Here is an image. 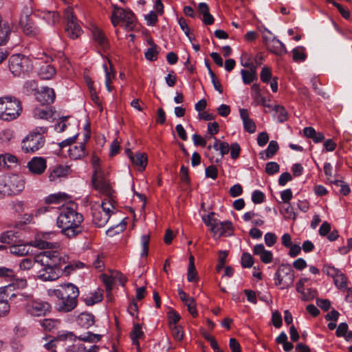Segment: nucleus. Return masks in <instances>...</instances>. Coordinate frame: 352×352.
Segmentation results:
<instances>
[{
  "instance_id": "obj_30",
  "label": "nucleus",
  "mask_w": 352,
  "mask_h": 352,
  "mask_svg": "<svg viewBox=\"0 0 352 352\" xmlns=\"http://www.w3.org/2000/svg\"><path fill=\"white\" fill-rule=\"evenodd\" d=\"M69 155L70 158L78 160L85 155V143H80L78 146H73L69 149Z\"/></svg>"
},
{
  "instance_id": "obj_21",
  "label": "nucleus",
  "mask_w": 352,
  "mask_h": 352,
  "mask_svg": "<svg viewBox=\"0 0 352 352\" xmlns=\"http://www.w3.org/2000/svg\"><path fill=\"white\" fill-rule=\"evenodd\" d=\"M266 47L271 52L279 56L287 52V50L285 45L280 41H279L276 36H274L272 38V41L270 43H268Z\"/></svg>"
},
{
  "instance_id": "obj_11",
  "label": "nucleus",
  "mask_w": 352,
  "mask_h": 352,
  "mask_svg": "<svg viewBox=\"0 0 352 352\" xmlns=\"http://www.w3.org/2000/svg\"><path fill=\"white\" fill-rule=\"evenodd\" d=\"M214 226L212 228L210 231L213 234L214 239H219L223 236H229L233 234L234 228L231 221H218L217 223L214 222Z\"/></svg>"
},
{
  "instance_id": "obj_46",
  "label": "nucleus",
  "mask_w": 352,
  "mask_h": 352,
  "mask_svg": "<svg viewBox=\"0 0 352 352\" xmlns=\"http://www.w3.org/2000/svg\"><path fill=\"white\" fill-rule=\"evenodd\" d=\"M170 328L171 329L172 336L175 340L180 341L183 339L184 332L182 327L174 324L170 327Z\"/></svg>"
},
{
  "instance_id": "obj_26",
  "label": "nucleus",
  "mask_w": 352,
  "mask_h": 352,
  "mask_svg": "<svg viewBox=\"0 0 352 352\" xmlns=\"http://www.w3.org/2000/svg\"><path fill=\"white\" fill-rule=\"evenodd\" d=\"M12 28L8 22H3L0 25V45H5L10 39Z\"/></svg>"
},
{
  "instance_id": "obj_13",
  "label": "nucleus",
  "mask_w": 352,
  "mask_h": 352,
  "mask_svg": "<svg viewBox=\"0 0 352 352\" xmlns=\"http://www.w3.org/2000/svg\"><path fill=\"white\" fill-rule=\"evenodd\" d=\"M115 15L120 21H124V28L127 31H132L136 23V17L133 12L130 9L121 8L119 11L116 13H112Z\"/></svg>"
},
{
  "instance_id": "obj_5",
  "label": "nucleus",
  "mask_w": 352,
  "mask_h": 352,
  "mask_svg": "<svg viewBox=\"0 0 352 352\" xmlns=\"http://www.w3.org/2000/svg\"><path fill=\"white\" fill-rule=\"evenodd\" d=\"M24 188V182L17 175H5L0 177V194L3 196L15 195Z\"/></svg>"
},
{
  "instance_id": "obj_12",
  "label": "nucleus",
  "mask_w": 352,
  "mask_h": 352,
  "mask_svg": "<svg viewBox=\"0 0 352 352\" xmlns=\"http://www.w3.org/2000/svg\"><path fill=\"white\" fill-rule=\"evenodd\" d=\"M91 182L94 188L101 193L107 195L111 194L112 189L111 186L102 172L93 173Z\"/></svg>"
},
{
  "instance_id": "obj_3",
  "label": "nucleus",
  "mask_w": 352,
  "mask_h": 352,
  "mask_svg": "<svg viewBox=\"0 0 352 352\" xmlns=\"http://www.w3.org/2000/svg\"><path fill=\"white\" fill-rule=\"evenodd\" d=\"M22 112L21 101L15 97L0 98V118L11 121L18 118Z\"/></svg>"
},
{
  "instance_id": "obj_25",
  "label": "nucleus",
  "mask_w": 352,
  "mask_h": 352,
  "mask_svg": "<svg viewBox=\"0 0 352 352\" xmlns=\"http://www.w3.org/2000/svg\"><path fill=\"white\" fill-rule=\"evenodd\" d=\"M56 72L54 66L45 63L39 68L38 75L43 80H50L56 74Z\"/></svg>"
},
{
  "instance_id": "obj_18",
  "label": "nucleus",
  "mask_w": 352,
  "mask_h": 352,
  "mask_svg": "<svg viewBox=\"0 0 352 352\" xmlns=\"http://www.w3.org/2000/svg\"><path fill=\"white\" fill-rule=\"evenodd\" d=\"M36 99L43 105L52 103L55 100L54 91L52 88L44 87L36 94Z\"/></svg>"
},
{
  "instance_id": "obj_56",
  "label": "nucleus",
  "mask_w": 352,
  "mask_h": 352,
  "mask_svg": "<svg viewBox=\"0 0 352 352\" xmlns=\"http://www.w3.org/2000/svg\"><path fill=\"white\" fill-rule=\"evenodd\" d=\"M287 247H289V255L292 257L298 256L301 252V247L298 244L284 243Z\"/></svg>"
},
{
  "instance_id": "obj_19",
  "label": "nucleus",
  "mask_w": 352,
  "mask_h": 352,
  "mask_svg": "<svg viewBox=\"0 0 352 352\" xmlns=\"http://www.w3.org/2000/svg\"><path fill=\"white\" fill-rule=\"evenodd\" d=\"M93 222L98 227H103L108 222L110 214L102 210L92 209Z\"/></svg>"
},
{
  "instance_id": "obj_59",
  "label": "nucleus",
  "mask_w": 352,
  "mask_h": 352,
  "mask_svg": "<svg viewBox=\"0 0 352 352\" xmlns=\"http://www.w3.org/2000/svg\"><path fill=\"white\" fill-rule=\"evenodd\" d=\"M265 199V195L263 192L260 190H254L252 195V201L256 204H261L264 201Z\"/></svg>"
},
{
  "instance_id": "obj_47",
  "label": "nucleus",
  "mask_w": 352,
  "mask_h": 352,
  "mask_svg": "<svg viewBox=\"0 0 352 352\" xmlns=\"http://www.w3.org/2000/svg\"><path fill=\"white\" fill-rule=\"evenodd\" d=\"M241 265L244 268H250L252 266L254 261L252 256L248 253H243L241 258Z\"/></svg>"
},
{
  "instance_id": "obj_36",
  "label": "nucleus",
  "mask_w": 352,
  "mask_h": 352,
  "mask_svg": "<svg viewBox=\"0 0 352 352\" xmlns=\"http://www.w3.org/2000/svg\"><path fill=\"white\" fill-rule=\"evenodd\" d=\"M103 298L102 292L98 291H95L94 292L91 293L89 295L87 296L84 298V302L88 306L94 305L96 303L100 302L102 301Z\"/></svg>"
},
{
  "instance_id": "obj_4",
  "label": "nucleus",
  "mask_w": 352,
  "mask_h": 352,
  "mask_svg": "<svg viewBox=\"0 0 352 352\" xmlns=\"http://www.w3.org/2000/svg\"><path fill=\"white\" fill-rule=\"evenodd\" d=\"M47 131V128L45 126L36 127L31 131L22 141L23 151L32 153L42 148L45 142L43 134Z\"/></svg>"
},
{
  "instance_id": "obj_64",
  "label": "nucleus",
  "mask_w": 352,
  "mask_h": 352,
  "mask_svg": "<svg viewBox=\"0 0 352 352\" xmlns=\"http://www.w3.org/2000/svg\"><path fill=\"white\" fill-rule=\"evenodd\" d=\"M243 192V188L241 184H235L232 186L229 190V194L232 197L240 196Z\"/></svg>"
},
{
  "instance_id": "obj_2",
  "label": "nucleus",
  "mask_w": 352,
  "mask_h": 352,
  "mask_svg": "<svg viewBox=\"0 0 352 352\" xmlns=\"http://www.w3.org/2000/svg\"><path fill=\"white\" fill-rule=\"evenodd\" d=\"M82 221L83 216L69 206L62 209L57 219V226L62 229V234L71 239L81 232Z\"/></svg>"
},
{
  "instance_id": "obj_49",
  "label": "nucleus",
  "mask_w": 352,
  "mask_h": 352,
  "mask_svg": "<svg viewBox=\"0 0 352 352\" xmlns=\"http://www.w3.org/2000/svg\"><path fill=\"white\" fill-rule=\"evenodd\" d=\"M274 111L279 113L278 119L279 122H283L287 120V112L283 106L276 105L274 107Z\"/></svg>"
},
{
  "instance_id": "obj_50",
  "label": "nucleus",
  "mask_w": 352,
  "mask_h": 352,
  "mask_svg": "<svg viewBox=\"0 0 352 352\" xmlns=\"http://www.w3.org/2000/svg\"><path fill=\"white\" fill-rule=\"evenodd\" d=\"M260 77L263 82L268 83L272 78L271 69L269 67H264L261 72Z\"/></svg>"
},
{
  "instance_id": "obj_29",
  "label": "nucleus",
  "mask_w": 352,
  "mask_h": 352,
  "mask_svg": "<svg viewBox=\"0 0 352 352\" xmlns=\"http://www.w3.org/2000/svg\"><path fill=\"white\" fill-rule=\"evenodd\" d=\"M71 171L70 166H57L50 173L49 175V178L50 181H54L58 177H65Z\"/></svg>"
},
{
  "instance_id": "obj_32",
  "label": "nucleus",
  "mask_w": 352,
  "mask_h": 352,
  "mask_svg": "<svg viewBox=\"0 0 352 352\" xmlns=\"http://www.w3.org/2000/svg\"><path fill=\"white\" fill-rule=\"evenodd\" d=\"M132 163L140 167V170H144L147 164V156L144 153H137L135 155H130Z\"/></svg>"
},
{
  "instance_id": "obj_31",
  "label": "nucleus",
  "mask_w": 352,
  "mask_h": 352,
  "mask_svg": "<svg viewBox=\"0 0 352 352\" xmlns=\"http://www.w3.org/2000/svg\"><path fill=\"white\" fill-rule=\"evenodd\" d=\"M54 113L55 111L49 107H36L34 109V117L37 119L48 120L53 117Z\"/></svg>"
},
{
  "instance_id": "obj_16",
  "label": "nucleus",
  "mask_w": 352,
  "mask_h": 352,
  "mask_svg": "<svg viewBox=\"0 0 352 352\" xmlns=\"http://www.w3.org/2000/svg\"><path fill=\"white\" fill-rule=\"evenodd\" d=\"M19 25L23 32L28 36H33L38 32V28L30 14L21 15L19 20Z\"/></svg>"
},
{
  "instance_id": "obj_15",
  "label": "nucleus",
  "mask_w": 352,
  "mask_h": 352,
  "mask_svg": "<svg viewBox=\"0 0 352 352\" xmlns=\"http://www.w3.org/2000/svg\"><path fill=\"white\" fill-rule=\"evenodd\" d=\"M43 268L41 269L38 275V278L43 281H53L58 279L60 276L59 267L43 265Z\"/></svg>"
},
{
  "instance_id": "obj_51",
  "label": "nucleus",
  "mask_w": 352,
  "mask_h": 352,
  "mask_svg": "<svg viewBox=\"0 0 352 352\" xmlns=\"http://www.w3.org/2000/svg\"><path fill=\"white\" fill-rule=\"evenodd\" d=\"M316 295V291L314 289L308 288L302 294L301 299L304 301H309L313 300Z\"/></svg>"
},
{
  "instance_id": "obj_37",
  "label": "nucleus",
  "mask_w": 352,
  "mask_h": 352,
  "mask_svg": "<svg viewBox=\"0 0 352 352\" xmlns=\"http://www.w3.org/2000/svg\"><path fill=\"white\" fill-rule=\"evenodd\" d=\"M13 164H17L16 156L8 153L0 155V166L10 168Z\"/></svg>"
},
{
  "instance_id": "obj_55",
  "label": "nucleus",
  "mask_w": 352,
  "mask_h": 352,
  "mask_svg": "<svg viewBox=\"0 0 352 352\" xmlns=\"http://www.w3.org/2000/svg\"><path fill=\"white\" fill-rule=\"evenodd\" d=\"M185 305L188 307V310L189 313L193 316L196 317L197 316V311L196 308V303L195 299L193 298H190L186 302H184Z\"/></svg>"
},
{
  "instance_id": "obj_10",
  "label": "nucleus",
  "mask_w": 352,
  "mask_h": 352,
  "mask_svg": "<svg viewBox=\"0 0 352 352\" xmlns=\"http://www.w3.org/2000/svg\"><path fill=\"white\" fill-rule=\"evenodd\" d=\"M67 18V23L65 28V32L67 36L71 38H76L82 34V29L80 25L76 23V18L73 12L67 9L65 13Z\"/></svg>"
},
{
  "instance_id": "obj_1",
  "label": "nucleus",
  "mask_w": 352,
  "mask_h": 352,
  "mask_svg": "<svg viewBox=\"0 0 352 352\" xmlns=\"http://www.w3.org/2000/svg\"><path fill=\"white\" fill-rule=\"evenodd\" d=\"M47 294L56 298L55 305L58 311L69 312L77 305L79 290L74 284L67 283L61 285L56 289H48Z\"/></svg>"
},
{
  "instance_id": "obj_45",
  "label": "nucleus",
  "mask_w": 352,
  "mask_h": 352,
  "mask_svg": "<svg viewBox=\"0 0 352 352\" xmlns=\"http://www.w3.org/2000/svg\"><path fill=\"white\" fill-rule=\"evenodd\" d=\"M333 280L338 288L343 289L346 287V278L341 272L333 278Z\"/></svg>"
},
{
  "instance_id": "obj_57",
  "label": "nucleus",
  "mask_w": 352,
  "mask_h": 352,
  "mask_svg": "<svg viewBox=\"0 0 352 352\" xmlns=\"http://www.w3.org/2000/svg\"><path fill=\"white\" fill-rule=\"evenodd\" d=\"M322 272L328 276H331L333 278L340 272V271L335 267L327 265L323 267Z\"/></svg>"
},
{
  "instance_id": "obj_33",
  "label": "nucleus",
  "mask_w": 352,
  "mask_h": 352,
  "mask_svg": "<svg viewBox=\"0 0 352 352\" xmlns=\"http://www.w3.org/2000/svg\"><path fill=\"white\" fill-rule=\"evenodd\" d=\"M144 336V332L142 331V327L140 324H135L133 327V330L131 332V338L132 340V343L139 346V341L138 340L142 338Z\"/></svg>"
},
{
  "instance_id": "obj_40",
  "label": "nucleus",
  "mask_w": 352,
  "mask_h": 352,
  "mask_svg": "<svg viewBox=\"0 0 352 352\" xmlns=\"http://www.w3.org/2000/svg\"><path fill=\"white\" fill-rule=\"evenodd\" d=\"M101 335L93 333L90 331L78 337V340L87 342H97L101 339Z\"/></svg>"
},
{
  "instance_id": "obj_62",
  "label": "nucleus",
  "mask_w": 352,
  "mask_h": 352,
  "mask_svg": "<svg viewBox=\"0 0 352 352\" xmlns=\"http://www.w3.org/2000/svg\"><path fill=\"white\" fill-rule=\"evenodd\" d=\"M180 179L182 182L189 184H190V177L188 175V169L187 167L184 165L182 166L179 173Z\"/></svg>"
},
{
  "instance_id": "obj_43",
  "label": "nucleus",
  "mask_w": 352,
  "mask_h": 352,
  "mask_svg": "<svg viewBox=\"0 0 352 352\" xmlns=\"http://www.w3.org/2000/svg\"><path fill=\"white\" fill-rule=\"evenodd\" d=\"M13 285H16L19 288H24L27 285V280L23 278L16 279L15 282L13 283V285H8L4 287L1 288L2 290L1 292L7 293V295H8V290H10Z\"/></svg>"
},
{
  "instance_id": "obj_23",
  "label": "nucleus",
  "mask_w": 352,
  "mask_h": 352,
  "mask_svg": "<svg viewBox=\"0 0 352 352\" xmlns=\"http://www.w3.org/2000/svg\"><path fill=\"white\" fill-rule=\"evenodd\" d=\"M254 254L258 255L260 259L264 263H270L272 261V254L271 252L265 250L262 244H257L254 246Z\"/></svg>"
},
{
  "instance_id": "obj_54",
  "label": "nucleus",
  "mask_w": 352,
  "mask_h": 352,
  "mask_svg": "<svg viewBox=\"0 0 352 352\" xmlns=\"http://www.w3.org/2000/svg\"><path fill=\"white\" fill-rule=\"evenodd\" d=\"M168 317L169 320V326L177 325V322L180 320L179 314L175 310H170L168 312Z\"/></svg>"
},
{
  "instance_id": "obj_61",
  "label": "nucleus",
  "mask_w": 352,
  "mask_h": 352,
  "mask_svg": "<svg viewBox=\"0 0 352 352\" xmlns=\"http://www.w3.org/2000/svg\"><path fill=\"white\" fill-rule=\"evenodd\" d=\"M44 19L48 21L49 23L55 24L59 21V14L56 12H48L44 15Z\"/></svg>"
},
{
  "instance_id": "obj_42",
  "label": "nucleus",
  "mask_w": 352,
  "mask_h": 352,
  "mask_svg": "<svg viewBox=\"0 0 352 352\" xmlns=\"http://www.w3.org/2000/svg\"><path fill=\"white\" fill-rule=\"evenodd\" d=\"M56 233L54 232H38L35 236L34 242H47L48 240L54 239Z\"/></svg>"
},
{
  "instance_id": "obj_58",
  "label": "nucleus",
  "mask_w": 352,
  "mask_h": 352,
  "mask_svg": "<svg viewBox=\"0 0 352 352\" xmlns=\"http://www.w3.org/2000/svg\"><path fill=\"white\" fill-rule=\"evenodd\" d=\"M214 214V212H211L208 216L203 217L204 223L209 227L210 231L212 230V228L214 226V222L217 223L219 221V219L212 217Z\"/></svg>"
},
{
  "instance_id": "obj_41",
  "label": "nucleus",
  "mask_w": 352,
  "mask_h": 352,
  "mask_svg": "<svg viewBox=\"0 0 352 352\" xmlns=\"http://www.w3.org/2000/svg\"><path fill=\"white\" fill-rule=\"evenodd\" d=\"M293 60L295 62H302L306 59L307 55L302 47H297L292 50Z\"/></svg>"
},
{
  "instance_id": "obj_20",
  "label": "nucleus",
  "mask_w": 352,
  "mask_h": 352,
  "mask_svg": "<svg viewBox=\"0 0 352 352\" xmlns=\"http://www.w3.org/2000/svg\"><path fill=\"white\" fill-rule=\"evenodd\" d=\"M239 111L245 131L250 133H254L256 129V124L252 119L250 118L248 111L245 109H241Z\"/></svg>"
},
{
  "instance_id": "obj_8",
  "label": "nucleus",
  "mask_w": 352,
  "mask_h": 352,
  "mask_svg": "<svg viewBox=\"0 0 352 352\" xmlns=\"http://www.w3.org/2000/svg\"><path fill=\"white\" fill-rule=\"evenodd\" d=\"M274 280L276 285L278 286L280 289L292 287L294 280V270L287 265L279 266L275 273Z\"/></svg>"
},
{
  "instance_id": "obj_24",
  "label": "nucleus",
  "mask_w": 352,
  "mask_h": 352,
  "mask_svg": "<svg viewBox=\"0 0 352 352\" xmlns=\"http://www.w3.org/2000/svg\"><path fill=\"white\" fill-rule=\"evenodd\" d=\"M198 11L200 14L203 15V22L208 25L213 24L214 19L209 12V7L206 3H199L198 4Z\"/></svg>"
},
{
  "instance_id": "obj_39",
  "label": "nucleus",
  "mask_w": 352,
  "mask_h": 352,
  "mask_svg": "<svg viewBox=\"0 0 352 352\" xmlns=\"http://www.w3.org/2000/svg\"><path fill=\"white\" fill-rule=\"evenodd\" d=\"M69 198V197L67 194L58 192L48 196L46 199V202L48 204H59Z\"/></svg>"
},
{
  "instance_id": "obj_38",
  "label": "nucleus",
  "mask_w": 352,
  "mask_h": 352,
  "mask_svg": "<svg viewBox=\"0 0 352 352\" xmlns=\"http://www.w3.org/2000/svg\"><path fill=\"white\" fill-rule=\"evenodd\" d=\"M241 74L242 76L243 82L245 85H250L253 81L257 80V73L256 71H248L241 69Z\"/></svg>"
},
{
  "instance_id": "obj_28",
  "label": "nucleus",
  "mask_w": 352,
  "mask_h": 352,
  "mask_svg": "<svg viewBox=\"0 0 352 352\" xmlns=\"http://www.w3.org/2000/svg\"><path fill=\"white\" fill-rule=\"evenodd\" d=\"M279 146L276 141L272 140L265 151L260 153L261 158L263 160L272 158L278 151Z\"/></svg>"
},
{
  "instance_id": "obj_9",
  "label": "nucleus",
  "mask_w": 352,
  "mask_h": 352,
  "mask_svg": "<svg viewBox=\"0 0 352 352\" xmlns=\"http://www.w3.org/2000/svg\"><path fill=\"white\" fill-rule=\"evenodd\" d=\"M25 309L26 312L32 316L41 317L50 311L51 305L46 301L36 299L28 301Z\"/></svg>"
},
{
  "instance_id": "obj_17",
  "label": "nucleus",
  "mask_w": 352,
  "mask_h": 352,
  "mask_svg": "<svg viewBox=\"0 0 352 352\" xmlns=\"http://www.w3.org/2000/svg\"><path fill=\"white\" fill-rule=\"evenodd\" d=\"M29 170L34 175H41L47 168L46 160L42 157H34L28 163Z\"/></svg>"
},
{
  "instance_id": "obj_27",
  "label": "nucleus",
  "mask_w": 352,
  "mask_h": 352,
  "mask_svg": "<svg viewBox=\"0 0 352 352\" xmlns=\"http://www.w3.org/2000/svg\"><path fill=\"white\" fill-rule=\"evenodd\" d=\"M93 38L94 41L102 48H107L109 46L108 39L104 33L99 28H95L93 30Z\"/></svg>"
},
{
  "instance_id": "obj_35",
  "label": "nucleus",
  "mask_w": 352,
  "mask_h": 352,
  "mask_svg": "<svg viewBox=\"0 0 352 352\" xmlns=\"http://www.w3.org/2000/svg\"><path fill=\"white\" fill-rule=\"evenodd\" d=\"M14 241V242H22L19 239V232L14 230H8L1 234L0 236V242H8Z\"/></svg>"
},
{
  "instance_id": "obj_48",
  "label": "nucleus",
  "mask_w": 352,
  "mask_h": 352,
  "mask_svg": "<svg viewBox=\"0 0 352 352\" xmlns=\"http://www.w3.org/2000/svg\"><path fill=\"white\" fill-rule=\"evenodd\" d=\"M280 166L278 163L275 162H270L266 164L265 172L268 175H274L279 171Z\"/></svg>"
},
{
  "instance_id": "obj_63",
  "label": "nucleus",
  "mask_w": 352,
  "mask_h": 352,
  "mask_svg": "<svg viewBox=\"0 0 352 352\" xmlns=\"http://www.w3.org/2000/svg\"><path fill=\"white\" fill-rule=\"evenodd\" d=\"M272 321L276 328H280L282 325V317L278 311L272 313Z\"/></svg>"
},
{
  "instance_id": "obj_34",
  "label": "nucleus",
  "mask_w": 352,
  "mask_h": 352,
  "mask_svg": "<svg viewBox=\"0 0 352 352\" xmlns=\"http://www.w3.org/2000/svg\"><path fill=\"white\" fill-rule=\"evenodd\" d=\"M78 324L85 328H89L94 323V316L91 314L82 313L78 318Z\"/></svg>"
},
{
  "instance_id": "obj_53",
  "label": "nucleus",
  "mask_w": 352,
  "mask_h": 352,
  "mask_svg": "<svg viewBox=\"0 0 352 352\" xmlns=\"http://www.w3.org/2000/svg\"><path fill=\"white\" fill-rule=\"evenodd\" d=\"M158 53L157 47H149L145 52V57L148 60L154 61L157 60Z\"/></svg>"
},
{
  "instance_id": "obj_60",
  "label": "nucleus",
  "mask_w": 352,
  "mask_h": 352,
  "mask_svg": "<svg viewBox=\"0 0 352 352\" xmlns=\"http://www.w3.org/2000/svg\"><path fill=\"white\" fill-rule=\"evenodd\" d=\"M221 153V157L220 159H216L215 162L219 163L221 161V158L229 153L230 146L229 144L226 142H223L221 143L220 146H219V150Z\"/></svg>"
},
{
  "instance_id": "obj_52",
  "label": "nucleus",
  "mask_w": 352,
  "mask_h": 352,
  "mask_svg": "<svg viewBox=\"0 0 352 352\" xmlns=\"http://www.w3.org/2000/svg\"><path fill=\"white\" fill-rule=\"evenodd\" d=\"M330 182L331 184H334L337 186H340V192L343 195H347L350 192V188L348 185L344 184V182L341 180L335 179V180H330Z\"/></svg>"
},
{
  "instance_id": "obj_14",
  "label": "nucleus",
  "mask_w": 352,
  "mask_h": 352,
  "mask_svg": "<svg viewBox=\"0 0 352 352\" xmlns=\"http://www.w3.org/2000/svg\"><path fill=\"white\" fill-rule=\"evenodd\" d=\"M45 243H14L8 248L10 252L17 256H23L31 254V246L37 247L39 248H45Z\"/></svg>"
},
{
  "instance_id": "obj_6",
  "label": "nucleus",
  "mask_w": 352,
  "mask_h": 352,
  "mask_svg": "<svg viewBox=\"0 0 352 352\" xmlns=\"http://www.w3.org/2000/svg\"><path fill=\"white\" fill-rule=\"evenodd\" d=\"M36 261L41 263L42 265L54 266L60 268L63 264L68 261V256L63 252L50 248L41 252L37 256Z\"/></svg>"
},
{
  "instance_id": "obj_44",
  "label": "nucleus",
  "mask_w": 352,
  "mask_h": 352,
  "mask_svg": "<svg viewBox=\"0 0 352 352\" xmlns=\"http://www.w3.org/2000/svg\"><path fill=\"white\" fill-rule=\"evenodd\" d=\"M100 278L102 279L103 283L104 284L107 291L108 292H110L113 288V285L114 283L112 274L110 276L105 274H102L100 275Z\"/></svg>"
},
{
  "instance_id": "obj_22",
  "label": "nucleus",
  "mask_w": 352,
  "mask_h": 352,
  "mask_svg": "<svg viewBox=\"0 0 352 352\" xmlns=\"http://www.w3.org/2000/svg\"><path fill=\"white\" fill-rule=\"evenodd\" d=\"M331 231V225L327 222L324 221L321 225L320 229H319V234L321 236H327V239L333 241L338 239L339 234L338 232L336 230H333V231Z\"/></svg>"
},
{
  "instance_id": "obj_7",
  "label": "nucleus",
  "mask_w": 352,
  "mask_h": 352,
  "mask_svg": "<svg viewBox=\"0 0 352 352\" xmlns=\"http://www.w3.org/2000/svg\"><path fill=\"white\" fill-rule=\"evenodd\" d=\"M32 64L30 59L23 55L13 54L9 59L10 71L15 76H21L32 70Z\"/></svg>"
}]
</instances>
